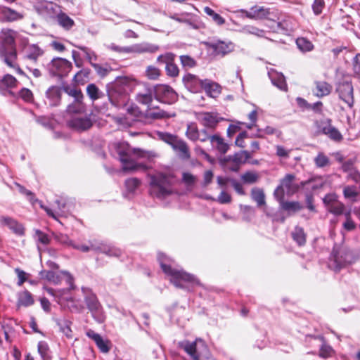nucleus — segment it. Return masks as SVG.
Returning <instances> with one entry per match:
<instances>
[{
    "instance_id": "1",
    "label": "nucleus",
    "mask_w": 360,
    "mask_h": 360,
    "mask_svg": "<svg viewBox=\"0 0 360 360\" xmlns=\"http://www.w3.org/2000/svg\"><path fill=\"white\" fill-rule=\"evenodd\" d=\"M158 259L163 272L176 288L188 289L190 285L198 284V281L193 275L173 267V261L163 253H159Z\"/></svg>"
},
{
    "instance_id": "2",
    "label": "nucleus",
    "mask_w": 360,
    "mask_h": 360,
    "mask_svg": "<svg viewBox=\"0 0 360 360\" xmlns=\"http://www.w3.org/2000/svg\"><path fill=\"white\" fill-rule=\"evenodd\" d=\"M136 80L128 77H117L108 86L110 101L116 107L125 105L129 101V93L136 85Z\"/></svg>"
},
{
    "instance_id": "3",
    "label": "nucleus",
    "mask_w": 360,
    "mask_h": 360,
    "mask_svg": "<svg viewBox=\"0 0 360 360\" xmlns=\"http://www.w3.org/2000/svg\"><path fill=\"white\" fill-rule=\"evenodd\" d=\"M150 177V193L158 198H164L172 193L174 176L171 171L157 172Z\"/></svg>"
},
{
    "instance_id": "4",
    "label": "nucleus",
    "mask_w": 360,
    "mask_h": 360,
    "mask_svg": "<svg viewBox=\"0 0 360 360\" xmlns=\"http://www.w3.org/2000/svg\"><path fill=\"white\" fill-rule=\"evenodd\" d=\"M16 32L12 30H2L0 36V56L4 58L5 63L14 66L17 57L15 39Z\"/></svg>"
},
{
    "instance_id": "5",
    "label": "nucleus",
    "mask_w": 360,
    "mask_h": 360,
    "mask_svg": "<svg viewBox=\"0 0 360 360\" xmlns=\"http://www.w3.org/2000/svg\"><path fill=\"white\" fill-rule=\"evenodd\" d=\"M179 347L193 360H214L211 356L206 343L200 338H197L193 342L183 340L179 342Z\"/></svg>"
},
{
    "instance_id": "6",
    "label": "nucleus",
    "mask_w": 360,
    "mask_h": 360,
    "mask_svg": "<svg viewBox=\"0 0 360 360\" xmlns=\"http://www.w3.org/2000/svg\"><path fill=\"white\" fill-rule=\"evenodd\" d=\"M355 259L349 251L334 250L330 256L328 266L333 271H338L342 268L354 263Z\"/></svg>"
},
{
    "instance_id": "7",
    "label": "nucleus",
    "mask_w": 360,
    "mask_h": 360,
    "mask_svg": "<svg viewBox=\"0 0 360 360\" xmlns=\"http://www.w3.org/2000/svg\"><path fill=\"white\" fill-rule=\"evenodd\" d=\"M295 176L290 174H286L281 180L280 185L276 188L274 193V197L277 200H281L284 198L285 194L291 195L298 190V186L294 182Z\"/></svg>"
},
{
    "instance_id": "8",
    "label": "nucleus",
    "mask_w": 360,
    "mask_h": 360,
    "mask_svg": "<svg viewBox=\"0 0 360 360\" xmlns=\"http://www.w3.org/2000/svg\"><path fill=\"white\" fill-rule=\"evenodd\" d=\"M60 274L64 277L65 282L69 285L68 289L54 290L50 288H45L46 292L53 296L56 301L59 304H61L63 300H72V297L69 295V291L75 288L73 277L69 272L63 271L60 272Z\"/></svg>"
},
{
    "instance_id": "9",
    "label": "nucleus",
    "mask_w": 360,
    "mask_h": 360,
    "mask_svg": "<svg viewBox=\"0 0 360 360\" xmlns=\"http://www.w3.org/2000/svg\"><path fill=\"white\" fill-rule=\"evenodd\" d=\"M83 292L86 294L85 302L89 310L91 312L92 316L97 321L101 323L104 321V316L102 311V307L98 300L96 295L91 293L88 289L82 288Z\"/></svg>"
},
{
    "instance_id": "10",
    "label": "nucleus",
    "mask_w": 360,
    "mask_h": 360,
    "mask_svg": "<svg viewBox=\"0 0 360 360\" xmlns=\"http://www.w3.org/2000/svg\"><path fill=\"white\" fill-rule=\"evenodd\" d=\"M154 93L155 98L166 103H172L176 100V92L169 86L159 84L155 86Z\"/></svg>"
},
{
    "instance_id": "11",
    "label": "nucleus",
    "mask_w": 360,
    "mask_h": 360,
    "mask_svg": "<svg viewBox=\"0 0 360 360\" xmlns=\"http://www.w3.org/2000/svg\"><path fill=\"white\" fill-rule=\"evenodd\" d=\"M72 64L68 60L57 58L52 60L49 65L51 72L57 76L66 75L71 70Z\"/></svg>"
},
{
    "instance_id": "12",
    "label": "nucleus",
    "mask_w": 360,
    "mask_h": 360,
    "mask_svg": "<svg viewBox=\"0 0 360 360\" xmlns=\"http://www.w3.org/2000/svg\"><path fill=\"white\" fill-rule=\"evenodd\" d=\"M237 12L243 13L245 17L252 20H263L268 18L269 10L264 6H254L250 11L240 9Z\"/></svg>"
},
{
    "instance_id": "13",
    "label": "nucleus",
    "mask_w": 360,
    "mask_h": 360,
    "mask_svg": "<svg viewBox=\"0 0 360 360\" xmlns=\"http://www.w3.org/2000/svg\"><path fill=\"white\" fill-rule=\"evenodd\" d=\"M337 91L339 97L342 99L348 107L352 108L354 104L353 87L349 82H343L338 85Z\"/></svg>"
},
{
    "instance_id": "14",
    "label": "nucleus",
    "mask_w": 360,
    "mask_h": 360,
    "mask_svg": "<svg viewBox=\"0 0 360 360\" xmlns=\"http://www.w3.org/2000/svg\"><path fill=\"white\" fill-rule=\"evenodd\" d=\"M174 54L167 53L159 56L157 58L158 62L166 64L165 68L167 74L171 77H176L179 74V68L174 63Z\"/></svg>"
},
{
    "instance_id": "15",
    "label": "nucleus",
    "mask_w": 360,
    "mask_h": 360,
    "mask_svg": "<svg viewBox=\"0 0 360 360\" xmlns=\"http://www.w3.org/2000/svg\"><path fill=\"white\" fill-rule=\"evenodd\" d=\"M198 120L207 128L214 129L221 118L216 112H202L197 115Z\"/></svg>"
},
{
    "instance_id": "16",
    "label": "nucleus",
    "mask_w": 360,
    "mask_h": 360,
    "mask_svg": "<svg viewBox=\"0 0 360 360\" xmlns=\"http://www.w3.org/2000/svg\"><path fill=\"white\" fill-rule=\"evenodd\" d=\"M68 126L77 131H85L92 126V121L88 116H73L68 122Z\"/></svg>"
},
{
    "instance_id": "17",
    "label": "nucleus",
    "mask_w": 360,
    "mask_h": 360,
    "mask_svg": "<svg viewBox=\"0 0 360 360\" xmlns=\"http://www.w3.org/2000/svg\"><path fill=\"white\" fill-rule=\"evenodd\" d=\"M186 87L191 92H199L204 87V80L192 74H187L183 77Z\"/></svg>"
},
{
    "instance_id": "18",
    "label": "nucleus",
    "mask_w": 360,
    "mask_h": 360,
    "mask_svg": "<svg viewBox=\"0 0 360 360\" xmlns=\"http://www.w3.org/2000/svg\"><path fill=\"white\" fill-rule=\"evenodd\" d=\"M268 75L273 85L281 91H287L288 86L285 77L282 73L278 72L274 69H271L268 72Z\"/></svg>"
},
{
    "instance_id": "19",
    "label": "nucleus",
    "mask_w": 360,
    "mask_h": 360,
    "mask_svg": "<svg viewBox=\"0 0 360 360\" xmlns=\"http://www.w3.org/2000/svg\"><path fill=\"white\" fill-rule=\"evenodd\" d=\"M0 224L2 226H8L15 234H18L19 236H22L24 234L23 226L12 217L8 216H1Z\"/></svg>"
},
{
    "instance_id": "20",
    "label": "nucleus",
    "mask_w": 360,
    "mask_h": 360,
    "mask_svg": "<svg viewBox=\"0 0 360 360\" xmlns=\"http://www.w3.org/2000/svg\"><path fill=\"white\" fill-rule=\"evenodd\" d=\"M26 60L36 63L38 58L43 54V50L36 44H27L23 50Z\"/></svg>"
},
{
    "instance_id": "21",
    "label": "nucleus",
    "mask_w": 360,
    "mask_h": 360,
    "mask_svg": "<svg viewBox=\"0 0 360 360\" xmlns=\"http://www.w3.org/2000/svg\"><path fill=\"white\" fill-rule=\"evenodd\" d=\"M146 117L153 120H160L175 116L174 112H170L159 108H148L146 111Z\"/></svg>"
},
{
    "instance_id": "22",
    "label": "nucleus",
    "mask_w": 360,
    "mask_h": 360,
    "mask_svg": "<svg viewBox=\"0 0 360 360\" xmlns=\"http://www.w3.org/2000/svg\"><path fill=\"white\" fill-rule=\"evenodd\" d=\"M203 89L206 92L207 95L212 98L218 97L221 92V86L218 83L210 79L204 80Z\"/></svg>"
},
{
    "instance_id": "23",
    "label": "nucleus",
    "mask_w": 360,
    "mask_h": 360,
    "mask_svg": "<svg viewBox=\"0 0 360 360\" xmlns=\"http://www.w3.org/2000/svg\"><path fill=\"white\" fill-rule=\"evenodd\" d=\"M0 15L6 21H15L23 18V15L6 6H0Z\"/></svg>"
},
{
    "instance_id": "24",
    "label": "nucleus",
    "mask_w": 360,
    "mask_h": 360,
    "mask_svg": "<svg viewBox=\"0 0 360 360\" xmlns=\"http://www.w3.org/2000/svg\"><path fill=\"white\" fill-rule=\"evenodd\" d=\"M159 49L158 46L148 42H142L134 44V54H142L146 53H155Z\"/></svg>"
},
{
    "instance_id": "25",
    "label": "nucleus",
    "mask_w": 360,
    "mask_h": 360,
    "mask_svg": "<svg viewBox=\"0 0 360 360\" xmlns=\"http://www.w3.org/2000/svg\"><path fill=\"white\" fill-rule=\"evenodd\" d=\"M214 52L217 55L224 56L234 49V45L231 42L217 41L212 45Z\"/></svg>"
},
{
    "instance_id": "26",
    "label": "nucleus",
    "mask_w": 360,
    "mask_h": 360,
    "mask_svg": "<svg viewBox=\"0 0 360 360\" xmlns=\"http://www.w3.org/2000/svg\"><path fill=\"white\" fill-rule=\"evenodd\" d=\"M332 89V86L325 81L315 82V89L314 92L317 97H323L329 95Z\"/></svg>"
},
{
    "instance_id": "27",
    "label": "nucleus",
    "mask_w": 360,
    "mask_h": 360,
    "mask_svg": "<svg viewBox=\"0 0 360 360\" xmlns=\"http://www.w3.org/2000/svg\"><path fill=\"white\" fill-rule=\"evenodd\" d=\"M92 249L105 253L108 256L119 257L121 255V250L119 248L103 243H99V245H92Z\"/></svg>"
},
{
    "instance_id": "28",
    "label": "nucleus",
    "mask_w": 360,
    "mask_h": 360,
    "mask_svg": "<svg viewBox=\"0 0 360 360\" xmlns=\"http://www.w3.org/2000/svg\"><path fill=\"white\" fill-rule=\"evenodd\" d=\"M210 142L212 146L216 148L221 154H225L229 148V144L224 141L223 138L217 134L210 136Z\"/></svg>"
},
{
    "instance_id": "29",
    "label": "nucleus",
    "mask_w": 360,
    "mask_h": 360,
    "mask_svg": "<svg viewBox=\"0 0 360 360\" xmlns=\"http://www.w3.org/2000/svg\"><path fill=\"white\" fill-rule=\"evenodd\" d=\"M86 335L96 342L102 352L107 353L109 351L108 342L105 341L99 334L96 333L93 330H89L86 333Z\"/></svg>"
},
{
    "instance_id": "30",
    "label": "nucleus",
    "mask_w": 360,
    "mask_h": 360,
    "mask_svg": "<svg viewBox=\"0 0 360 360\" xmlns=\"http://www.w3.org/2000/svg\"><path fill=\"white\" fill-rule=\"evenodd\" d=\"M121 162L123 164L122 169L126 172L145 170L146 169L145 165L140 163H137L135 161L130 159L129 155L127 158V160L125 161Z\"/></svg>"
},
{
    "instance_id": "31",
    "label": "nucleus",
    "mask_w": 360,
    "mask_h": 360,
    "mask_svg": "<svg viewBox=\"0 0 360 360\" xmlns=\"http://www.w3.org/2000/svg\"><path fill=\"white\" fill-rule=\"evenodd\" d=\"M46 97L49 99L50 105H56L60 99V91L59 87L53 86L46 91Z\"/></svg>"
},
{
    "instance_id": "32",
    "label": "nucleus",
    "mask_w": 360,
    "mask_h": 360,
    "mask_svg": "<svg viewBox=\"0 0 360 360\" xmlns=\"http://www.w3.org/2000/svg\"><path fill=\"white\" fill-rule=\"evenodd\" d=\"M34 303V299L32 294L27 291L24 290L18 295V307H29Z\"/></svg>"
},
{
    "instance_id": "33",
    "label": "nucleus",
    "mask_w": 360,
    "mask_h": 360,
    "mask_svg": "<svg viewBox=\"0 0 360 360\" xmlns=\"http://www.w3.org/2000/svg\"><path fill=\"white\" fill-rule=\"evenodd\" d=\"M113 148L119 156L120 161H125L129 156V147L126 143H117L113 144Z\"/></svg>"
},
{
    "instance_id": "34",
    "label": "nucleus",
    "mask_w": 360,
    "mask_h": 360,
    "mask_svg": "<svg viewBox=\"0 0 360 360\" xmlns=\"http://www.w3.org/2000/svg\"><path fill=\"white\" fill-rule=\"evenodd\" d=\"M56 20L59 25L67 30H70L75 25L74 20L63 12L57 15Z\"/></svg>"
},
{
    "instance_id": "35",
    "label": "nucleus",
    "mask_w": 360,
    "mask_h": 360,
    "mask_svg": "<svg viewBox=\"0 0 360 360\" xmlns=\"http://www.w3.org/2000/svg\"><path fill=\"white\" fill-rule=\"evenodd\" d=\"M136 101L143 105H149L153 101V91L150 89H146L143 92H139L136 96Z\"/></svg>"
},
{
    "instance_id": "36",
    "label": "nucleus",
    "mask_w": 360,
    "mask_h": 360,
    "mask_svg": "<svg viewBox=\"0 0 360 360\" xmlns=\"http://www.w3.org/2000/svg\"><path fill=\"white\" fill-rule=\"evenodd\" d=\"M172 147L174 150L179 152L184 158L189 157L188 147L184 141L176 138Z\"/></svg>"
},
{
    "instance_id": "37",
    "label": "nucleus",
    "mask_w": 360,
    "mask_h": 360,
    "mask_svg": "<svg viewBox=\"0 0 360 360\" xmlns=\"http://www.w3.org/2000/svg\"><path fill=\"white\" fill-rule=\"evenodd\" d=\"M323 132L333 141H340L342 139V136L340 132L330 124L324 127L323 128Z\"/></svg>"
},
{
    "instance_id": "38",
    "label": "nucleus",
    "mask_w": 360,
    "mask_h": 360,
    "mask_svg": "<svg viewBox=\"0 0 360 360\" xmlns=\"http://www.w3.org/2000/svg\"><path fill=\"white\" fill-rule=\"evenodd\" d=\"M41 277L46 279L48 281L58 285L62 281L61 274H58L52 271H42L40 272Z\"/></svg>"
},
{
    "instance_id": "39",
    "label": "nucleus",
    "mask_w": 360,
    "mask_h": 360,
    "mask_svg": "<svg viewBox=\"0 0 360 360\" xmlns=\"http://www.w3.org/2000/svg\"><path fill=\"white\" fill-rule=\"evenodd\" d=\"M82 99H75L68 106L67 111L71 114H81L84 112L85 107L82 101Z\"/></svg>"
},
{
    "instance_id": "40",
    "label": "nucleus",
    "mask_w": 360,
    "mask_h": 360,
    "mask_svg": "<svg viewBox=\"0 0 360 360\" xmlns=\"http://www.w3.org/2000/svg\"><path fill=\"white\" fill-rule=\"evenodd\" d=\"M251 197L258 206L265 205V195L262 188H253L251 190Z\"/></svg>"
},
{
    "instance_id": "41",
    "label": "nucleus",
    "mask_w": 360,
    "mask_h": 360,
    "mask_svg": "<svg viewBox=\"0 0 360 360\" xmlns=\"http://www.w3.org/2000/svg\"><path fill=\"white\" fill-rule=\"evenodd\" d=\"M302 186L307 190L316 191L321 188L323 185V181L320 178H314L309 181L302 183Z\"/></svg>"
},
{
    "instance_id": "42",
    "label": "nucleus",
    "mask_w": 360,
    "mask_h": 360,
    "mask_svg": "<svg viewBox=\"0 0 360 360\" xmlns=\"http://www.w3.org/2000/svg\"><path fill=\"white\" fill-rule=\"evenodd\" d=\"M240 32L246 34H252L257 37H264L265 31L253 25H245L242 27Z\"/></svg>"
},
{
    "instance_id": "43",
    "label": "nucleus",
    "mask_w": 360,
    "mask_h": 360,
    "mask_svg": "<svg viewBox=\"0 0 360 360\" xmlns=\"http://www.w3.org/2000/svg\"><path fill=\"white\" fill-rule=\"evenodd\" d=\"M57 324L60 328V331L68 338H72V333L70 328V321L63 319H58L57 320Z\"/></svg>"
},
{
    "instance_id": "44",
    "label": "nucleus",
    "mask_w": 360,
    "mask_h": 360,
    "mask_svg": "<svg viewBox=\"0 0 360 360\" xmlns=\"http://www.w3.org/2000/svg\"><path fill=\"white\" fill-rule=\"evenodd\" d=\"M107 47L108 49L119 53L134 54V44L129 46H120L112 43L108 45Z\"/></svg>"
},
{
    "instance_id": "45",
    "label": "nucleus",
    "mask_w": 360,
    "mask_h": 360,
    "mask_svg": "<svg viewBox=\"0 0 360 360\" xmlns=\"http://www.w3.org/2000/svg\"><path fill=\"white\" fill-rule=\"evenodd\" d=\"M186 135L188 139L193 141L198 140V138H200V131L195 124L190 123L188 124Z\"/></svg>"
},
{
    "instance_id": "46",
    "label": "nucleus",
    "mask_w": 360,
    "mask_h": 360,
    "mask_svg": "<svg viewBox=\"0 0 360 360\" xmlns=\"http://www.w3.org/2000/svg\"><path fill=\"white\" fill-rule=\"evenodd\" d=\"M298 49L302 52L311 51L314 49L313 44L306 38L300 37L296 40Z\"/></svg>"
},
{
    "instance_id": "47",
    "label": "nucleus",
    "mask_w": 360,
    "mask_h": 360,
    "mask_svg": "<svg viewBox=\"0 0 360 360\" xmlns=\"http://www.w3.org/2000/svg\"><path fill=\"white\" fill-rule=\"evenodd\" d=\"M278 201L281 208L288 212H295L301 209V206L298 202L284 201L283 199Z\"/></svg>"
},
{
    "instance_id": "48",
    "label": "nucleus",
    "mask_w": 360,
    "mask_h": 360,
    "mask_svg": "<svg viewBox=\"0 0 360 360\" xmlns=\"http://www.w3.org/2000/svg\"><path fill=\"white\" fill-rule=\"evenodd\" d=\"M314 163L319 168L325 167L330 165V159L323 153L320 152L314 158Z\"/></svg>"
},
{
    "instance_id": "49",
    "label": "nucleus",
    "mask_w": 360,
    "mask_h": 360,
    "mask_svg": "<svg viewBox=\"0 0 360 360\" xmlns=\"http://www.w3.org/2000/svg\"><path fill=\"white\" fill-rule=\"evenodd\" d=\"M292 238L299 245H302L306 242V236L304 230L300 227H296L292 233Z\"/></svg>"
},
{
    "instance_id": "50",
    "label": "nucleus",
    "mask_w": 360,
    "mask_h": 360,
    "mask_svg": "<svg viewBox=\"0 0 360 360\" xmlns=\"http://www.w3.org/2000/svg\"><path fill=\"white\" fill-rule=\"evenodd\" d=\"M327 210L328 212L335 215H345V212L347 211L345 210V205L338 200L336 202L332 204L329 207L327 208Z\"/></svg>"
},
{
    "instance_id": "51",
    "label": "nucleus",
    "mask_w": 360,
    "mask_h": 360,
    "mask_svg": "<svg viewBox=\"0 0 360 360\" xmlns=\"http://www.w3.org/2000/svg\"><path fill=\"white\" fill-rule=\"evenodd\" d=\"M38 352L40 354L43 360L51 359L49 347L46 342L41 341L38 343Z\"/></svg>"
},
{
    "instance_id": "52",
    "label": "nucleus",
    "mask_w": 360,
    "mask_h": 360,
    "mask_svg": "<svg viewBox=\"0 0 360 360\" xmlns=\"http://www.w3.org/2000/svg\"><path fill=\"white\" fill-rule=\"evenodd\" d=\"M204 11L205 13L210 15V17H212L213 21L217 24L218 25H221L223 24H224L225 22V20L221 16L219 15V14H217V13H215L212 8H210V7H205L204 8Z\"/></svg>"
},
{
    "instance_id": "53",
    "label": "nucleus",
    "mask_w": 360,
    "mask_h": 360,
    "mask_svg": "<svg viewBox=\"0 0 360 360\" xmlns=\"http://www.w3.org/2000/svg\"><path fill=\"white\" fill-rule=\"evenodd\" d=\"M15 185L18 188L19 192L22 195H26L28 200L34 205V201H37V198H35L34 193L18 183H15Z\"/></svg>"
},
{
    "instance_id": "54",
    "label": "nucleus",
    "mask_w": 360,
    "mask_h": 360,
    "mask_svg": "<svg viewBox=\"0 0 360 360\" xmlns=\"http://www.w3.org/2000/svg\"><path fill=\"white\" fill-rule=\"evenodd\" d=\"M343 194L345 198L354 200L358 195V191L356 186H347L344 188Z\"/></svg>"
},
{
    "instance_id": "55",
    "label": "nucleus",
    "mask_w": 360,
    "mask_h": 360,
    "mask_svg": "<svg viewBox=\"0 0 360 360\" xmlns=\"http://www.w3.org/2000/svg\"><path fill=\"white\" fill-rule=\"evenodd\" d=\"M86 92L92 100H96L100 97V91L98 87L94 84H89L86 87Z\"/></svg>"
},
{
    "instance_id": "56",
    "label": "nucleus",
    "mask_w": 360,
    "mask_h": 360,
    "mask_svg": "<svg viewBox=\"0 0 360 360\" xmlns=\"http://www.w3.org/2000/svg\"><path fill=\"white\" fill-rule=\"evenodd\" d=\"M345 217L346 219L345 222L343 224V227L347 231H352L355 229V223L351 218V210H347L345 212Z\"/></svg>"
},
{
    "instance_id": "57",
    "label": "nucleus",
    "mask_w": 360,
    "mask_h": 360,
    "mask_svg": "<svg viewBox=\"0 0 360 360\" xmlns=\"http://www.w3.org/2000/svg\"><path fill=\"white\" fill-rule=\"evenodd\" d=\"M160 75V71L158 68L154 66H148L146 70V75L149 79H157Z\"/></svg>"
},
{
    "instance_id": "58",
    "label": "nucleus",
    "mask_w": 360,
    "mask_h": 360,
    "mask_svg": "<svg viewBox=\"0 0 360 360\" xmlns=\"http://www.w3.org/2000/svg\"><path fill=\"white\" fill-rule=\"evenodd\" d=\"M180 60L182 66L185 68H191L196 65L195 60L187 55L181 56Z\"/></svg>"
},
{
    "instance_id": "59",
    "label": "nucleus",
    "mask_w": 360,
    "mask_h": 360,
    "mask_svg": "<svg viewBox=\"0 0 360 360\" xmlns=\"http://www.w3.org/2000/svg\"><path fill=\"white\" fill-rule=\"evenodd\" d=\"M158 136L160 140L169 144L171 146L177 138V136L167 132H158Z\"/></svg>"
},
{
    "instance_id": "60",
    "label": "nucleus",
    "mask_w": 360,
    "mask_h": 360,
    "mask_svg": "<svg viewBox=\"0 0 360 360\" xmlns=\"http://www.w3.org/2000/svg\"><path fill=\"white\" fill-rule=\"evenodd\" d=\"M334 350L333 348L330 345L323 343L320 348L319 356L326 359L332 356Z\"/></svg>"
},
{
    "instance_id": "61",
    "label": "nucleus",
    "mask_w": 360,
    "mask_h": 360,
    "mask_svg": "<svg viewBox=\"0 0 360 360\" xmlns=\"http://www.w3.org/2000/svg\"><path fill=\"white\" fill-rule=\"evenodd\" d=\"M34 238L38 243H40L42 245H46L50 243V238L48 235L39 230L35 231Z\"/></svg>"
},
{
    "instance_id": "62",
    "label": "nucleus",
    "mask_w": 360,
    "mask_h": 360,
    "mask_svg": "<svg viewBox=\"0 0 360 360\" xmlns=\"http://www.w3.org/2000/svg\"><path fill=\"white\" fill-rule=\"evenodd\" d=\"M291 149H288L283 146H276V154L280 158L287 159L289 158Z\"/></svg>"
},
{
    "instance_id": "63",
    "label": "nucleus",
    "mask_w": 360,
    "mask_h": 360,
    "mask_svg": "<svg viewBox=\"0 0 360 360\" xmlns=\"http://www.w3.org/2000/svg\"><path fill=\"white\" fill-rule=\"evenodd\" d=\"M54 238L57 242L60 244L71 246L73 245V242L69 238L68 236L63 233H57L54 235Z\"/></svg>"
},
{
    "instance_id": "64",
    "label": "nucleus",
    "mask_w": 360,
    "mask_h": 360,
    "mask_svg": "<svg viewBox=\"0 0 360 360\" xmlns=\"http://www.w3.org/2000/svg\"><path fill=\"white\" fill-rule=\"evenodd\" d=\"M249 158V153L248 151L243 150L236 153L233 158V160L237 164H240L245 162Z\"/></svg>"
}]
</instances>
